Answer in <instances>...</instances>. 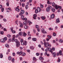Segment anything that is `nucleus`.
<instances>
[{"instance_id":"11","label":"nucleus","mask_w":63,"mask_h":63,"mask_svg":"<svg viewBox=\"0 0 63 63\" xmlns=\"http://www.w3.org/2000/svg\"><path fill=\"white\" fill-rule=\"evenodd\" d=\"M54 16H55L54 15V14H52L51 15L50 17L51 18H52V19H53V18H54Z\"/></svg>"},{"instance_id":"55","label":"nucleus","mask_w":63,"mask_h":63,"mask_svg":"<svg viewBox=\"0 0 63 63\" xmlns=\"http://www.w3.org/2000/svg\"><path fill=\"white\" fill-rule=\"evenodd\" d=\"M3 20L4 22H6V21H7V20H6V19H3Z\"/></svg>"},{"instance_id":"40","label":"nucleus","mask_w":63,"mask_h":63,"mask_svg":"<svg viewBox=\"0 0 63 63\" xmlns=\"http://www.w3.org/2000/svg\"><path fill=\"white\" fill-rule=\"evenodd\" d=\"M4 39L5 41H7V37H5L4 38Z\"/></svg>"},{"instance_id":"63","label":"nucleus","mask_w":63,"mask_h":63,"mask_svg":"<svg viewBox=\"0 0 63 63\" xmlns=\"http://www.w3.org/2000/svg\"><path fill=\"white\" fill-rule=\"evenodd\" d=\"M20 42H21V43H23V39H21L20 40Z\"/></svg>"},{"instance_id":"59","label":"nucleus","mask_w":63,"mask_h":63,"mask_svg":"<svg viewBox=\"0 0 63 63\" xmlns=\"http://www.w3.org/2000/svg\"><path fill=\"white\" fill-rule=\"evenodd\" d=\"M6 5L7 6H9V3L7 2L6 3Z\"/></svg>"},{"instance_id":"28","label":"nucleus","mask_w":63,"mask_h":63,"mask_svg":"<svg viewBox=\"0 0 63 63\" xmlns=\"http://www.w3.org/2000/svg\"><path fill=\"white\" fill-rule=\"evenodd\" d=\"M24 16L23 15H22L21 16V19H22V20H23L24 19Z\"/></svg>"},{"instance_id":"30","label":"nucleus","mask_w":63,"mask_h":63,"mask_svg":"<svg viewBox=\"0 0 63 63\" xmlns=\"http://www.w3.org/2000/svg\"><path fill=\"white\" fill-rule=\"evenodd\" d=\"M26 55V53H22V54H21L22 56H25Z\"/></svg>"},{"instance_id":"9","label":"nucleus","mask_w":63,"mask_h":63,"mask_svg":"<svg viewBox=\"0 0 63 63\" xmlns=\"http://www.w3.org/2000/svg\"><path fill=\"white\" fill-rule=\"evenodd\" d=\"M36 17H37V15L36 14H35L33 15V18L34 19H37Z\"/></svg>"},{"instance_id":"12","label":"nucleus","mask_w":63,"mask_h":63,"mask_svg":"<svg viewBox=\"0 0 63 63\" xmlns=\"http://www.w3.org/2000/svg\"><path fill=\"white\" fill-rule=\"evenodd\" d=\"M24 28L25 29H28L29 28V26L27 25H25Z\"/></svg>"},{"instance_id":"31","label":"nucleus","mask_w":63,"mask_h":63,"mask_svg":"<svg viewBox=\"0 0 63 63\" xmlns=\"http://www.w3.org/2000/svg\"><path fill=\"white\" fill-rule=\"evenodd\" d=\"M30 48L31 49L33 50L34 49V47L33 46H31L30 47Z\"/></svg>"},{"instance_id":"18","label":"nucleus","mask_w":63,"mask_h":63,"mask_svg":"<svg viewBox=\"0 0 63 63\" xmlns=\"http://www.w3.org/2000/svg\"><path fill=\"white\" fill-rule=\"evenodd\" d=\"M48 51H50L51 53H53V52L51 51V49L50 47L48 49Z\"/></svg>"},{"instance_id":"20","label":"nucleus","mask_w":63,"mask_h":63,"mask_svg":"<svg viewBox=\"0 0 63 63\" xmlns=\"http://www.w3.org/2000/svg\"><path fill=\"white\" fill-rule=\"evenodd\" d=\"M23 24L24 25H27L28 24V22L27 21H24L23 22Z\"/></svg>"},{"instance_id":"4","label":"nucleus","mask_w":63,"mask_h":63,"mask_svg":"<svg viewBox=\"0 0 63 63\" xmlns=\"http://www.w3.org/2000/svg\"><path fill=\"white\" fill-rule=\"evenodd\" d=\"M18 8H19V6H18L16 8H15L14 9L16 11L19 12L20 11V9Z\"/></svg>"},{"instance_id":"37","label":"nucleus","mask_w":63,"mask_h":63,"mask_svg":"<svg viewBox=\"0 0 63 63\" xmlns=\"http://www.w3.org/2000/svg\"><path fill=\"white\" fill-rule=\"evenodd\" d=\"M51 49V51L53 50V51H54V50H55V48L54 47H53V48H52Z\"/></svg>"},{"instance_id":"25","label":"nucleus","mask_w":63,"mask_h":63,"mask_svg":"<svg viewBox=\"0 0 63 63\" xmlns=\"http://www.w3.org/2000/svg\"><path fill=\"white\" fill-rule=\"evenodd\" d=\"M56 22H58V23L60 22V21L59 20V19L58 18L57 19H56Z\"/></svg>"},{"instance_id":"33","label":"nucleus","mask_w":63,"mask_h":63,"mask_svg":"<svg viewBox=\"0 0 63 63\" xmlns=\"http://www.w3.org/2000/svg\"><path fill=\"white\" fill-rule=\"evenodd\" d=\"M32 40L33 41H36L37 40V39L36 38H33Z\"/></svg>"},{"instance_id":"24","label":"nucleus","mask_w":63,"mask_h":63,"mask_svg":"<svg viewBox=\"0 0 63 63\" xmlns=\"http://www.w3.org/2000/svg\"><path fill=\"white\" fill-rule=\"evenodd\" d=\"M0 42L1 43H4L5 42V41L3 39H1L0 40Z\"/></svg>"},{"instance_id":"14","label":"nucleus","mask_w":63,"mask_h":63,"mask_svg":"<svg viewBox=\"0 0 63 63\" xmlns=\"http://www.w3.org/2000/svg\"><path fill=\"white\" fill-rule=\"evenodd\" d=\"M51 53L52 54H53V57H56V53H53H53Z\"/></svg>"},{"instance_id":"47","label":"nucleus","mask_w":63,"mask_h":63,"mask_svg":"<svg viewBox=\"0 0 63 63\" xmlns=\"http://www.w3.org/2000/svg\"><path fill=\"white\" fill-rule=\"evenodd\" d=\"M22 51H21L19 53V55H21V54H22Z\"/></svg>"},{"instance_id":"44","label":"nucleus","mask_w":63,"mask_h":63,"mask_svg":"<svg viewBox=\"0 0 63 63\" xmlns=\"http://www.w3.org/2000/svg\"><path fill=\"white\" fill-rule=\"evenodd\" d=\"M11 61L12 62H14V61H15V59L14 58L12 59L11 60Z\"/></svg>"},{"instance_id":"5","label":"nucleus","mask_w":63,"mask_h":63,"mask_svg":"<svg viewBox=\"0 0 63 63\" xmlns=\"http://www.w3.org/2000/svg\"><path fill=\"white\" fill-rule=\"evenodd\" d=\"M41 31L42 33L43 34H46L47 33V32L45 31V29L44 28H42Z\"/></svg>"},{"instance_id":"38","label":"nucleus","mask_w":63,"mask_h":63,"mask_svg":"<svg viewBox=\"0 0 63 63\" xmlns=\"http://www.w3.org/2000/svg\"><path fill=\"white\" fill-rule=\"evenodd\" d=\"M8 58L9 60H11V58H12V57H11V56H9L8 57Z\"/></svg>"},{"instance_id":"36","label":"nucleus","mask_w":63,"mask_h":63,"mask_svg":"<svg viewBox=\"0 0 63 63\" xmlns=\"http://www.w3.org/2000/svg\"><path fill=\"white\" fill-rule=\"evenodd\" d=\"M35 13L36 14H37L38 13V11L37 9H35Z\"/></svg>"},{"instance_id":"52","label":"nucleus","mask_w":63,"mask_h":63,"mask_svg":"<svg viewBox=\"0 0 63 63\" xmlns=\"http://www.w3.org/2000/svg\"><path fill=\"white\" fill-rule=\"evenodd\" d=\"M18 22V21L17 20L15 22V23L16 24V25H18V23H17V22Z\"/></svg>"},{"instance_id":"13","label":"nucleus","mask_w":63,"mask_h":63,"mask_svg":"<svg viewBox=\"0 0 63 63\" xmlns=\"http://www.w3.org/2000/svg\"><path fill=\"white\" fill-rule=\"evenodd\" d=\"M37 11H38V12L40 13V12L41 11V8H40L38 7L37 8Z\"/></svg>"},{"instance_id":"54","label":"nucleus","mask_w":63,"mask_h":63,"mask_svg":"<svg viewBox=\"0 0 63 63\" xmlns=\"http://www.w3.org/2000/svg\"><path fill=\"white\" fill-rule=\"evenodd\" d=\"M27 18H24V19H23V20H27Z\"/></svg>"},{"instance_id":"19","label":"nucleus","mask_w":63,"mask_h":63,"mask_svg":"<svg viewBox=\"0 0 63 63\" xmlns=\"http://www.w3.org/2000/svg\"><path fill=\"white\" fill-rule=\"evenodd\" d=\"M51 11H52V12L54 13V12H55V9H54L53 8H52Z\"/></svg>"},{"instance_id":"27","label":"nucleus","mask_w":63,"mask_h":63,"mask_svg":"<svg viewBox=\"0 0 63 63\" xmlns=\"http://www.w3.org/2000/svg\"><path fill=\"white\" fill-rule=\"evenodd\" d=\"M33 60L35 61H37L35 57H33Z\"/></svg>"},{"instance_id":"23","label":"nucleus","mask_w":63,"mask_h":63,"mask_svg":"<svg viewBox=\"0 0 63 63\" xmlns=\"http://www.w3.org/2000/svg\"><path fill=\"white\" fill-rule=\"evenodd\" d=\"M41 18L42 20H45L46 19V17L45 16H42L41 17Z\"/></svg>"},{"instance_id":"62","label":"nucleus","mask_w":63,"mask_h":63,"mask_svg":"<svg viewBox=\"0 0 63 63\" xmlns=\"http://www.w3.org/2000/svg\"><path fill=\"white\" fill-rule=\"evenodd\" d=\"M3 8V6H2V5H0V9H2Z\"/></svg>"},{"instance_id":"15","label":"nucleus","mask_w":63,"mask_h":63,"mask_svg":"<svg viewBox=\"0 0 63 63\" xmlns=\"http://www.w3.org/2000/svg\"><path fill=\"white\" fill-rule=\"evenodd\" d=\"M23 32H19V36H23Z\"/></svg>"},{"instance_id":"3","label":"nucleus","mask_w":63,"mask_h":63,"mask_svg":"<svg viewBox=\"0 0 63 63\" xmlns=\"http://www.w3.org/2000/svg\"><path fill=\"white\" fill-rule=\"evenodd\" d=\"M24 42H22L21 43V44L23 46H24V45L25 46H26L27 44V42L25 40L24 41Z\"/></svg>"},{"instance_id":"50","label":"nucleus","mask_w":63,"mask_h":63,"mask_svg":"<svg viewBox=\"0 0 63 63\" xmlns=\"http://www.w3.org/2000/svg\"><path fill=\"white\" fill-rule=\"evenodd\" d=\"M4 33V32L3 31H1L0 32V33L1 34V35H3V33Z\"/></svg>"},{"instance_id":"22","label":"nucleus","mask_w":63,"mask_h":63,"mask_svg":"<svg viewBox=\"0 0 63 63\" xmlns=\"http://www.w3.org/2000/svg\"><path fill=\"white\" fill-rule=\"evenodd\" d=\"M23 36H24V37H26V35H27V33H25L24 32H23Z\"/></svg>"},{"instance_id":"39","label":"nucleus","mask_w":63,"mask_h":63,"mask_svg":"<svg viewBox=\"0 0 63 63\" xmlns=\"http://www.w3.org/2000/svg\"><path fill=\"white\" fill-rule=\"evenodd\" d=\"M58 62H60V61H61V60L60 59V58H58Z\"/></svg>"},{"instance_id":"7","label":"nucleus","mask_w":63,"mask_h":63,"mask_svg":"<svg viewBox=\"0 0 63 63\" xmlns=\"http://www.w3.org/2000/svg\"><path fill=\"white\" fill-rule=\"evenodd\" d=\"M19 22L20 23V27H21V28H22V27H23V24L21 23L20 21Z\"/></svg>"},{"instance_id":"10","label":"nucleus","mask_w":63,"mask_h":63,"mask_svg":"<svg viewBox=\"0 0 63 63\" xmlns=\"http://www.w3.org/2000/svg\"><path fill=\"white\" fill-rule=\"evenodd\" d=\"M11 29V31L13 33H16V31L14 30L13 31V28H10Z\"/></svg>"},{"instance_id":"46","label":"nucleus","mask_w":63,"mask_h":63,"mask_svg":"<svg viewBox=\"0 0 63 63\" xmlns=\"http://www.w3.org/2000/svg\"><path fill=\"white\" fill-rule=\"evenodd\" d=\"M58 9L59 8V9H62V7L61 6H58Z\"/></svg>"},{"instance_id":"29","label":"nucleus","mask_w":63,"mask_h":63,"mask_svg":"<svg viewBox=\"0 0 63 63\" xmlns=\"http://www.w3.org/2000/svg\"><path fill=\"white\" fill-rule=\"evenodd\" d=\"M20 12L21 13L23 14L24 13V10H21V11Z\"/></svg>"},{"instance_id":"8","label":"nucleus","mask_w":63,"mask_h":63,"mask_svg":"<svg viewBox=\"0 0 63 63\" xmlns=\"http://www.w3.org/2000/svg\"><path fill=\"white\" fill-rule=\"evenodd\" d=\"M59 53H58L57 54V56H58L60 54V55H62V51L61 50H60L59 51Z\"/></svg>"},{"instance_id":"26","label":"nucleus","mask_w":63,"mask_h":63,"mask_svg":"<svg viewBox=\"0 0 63 63\" xmlns=\"http://www.w3.org/2000/svg\"><path fill=\"white\" fill-rule=\"evenodd\" d=\"M15 43H18V42H19L18 41V40L17 39H15Z\"/></svg>"},{"instance_id":"2","label":"nucleus","mask_w":63,"mask_h":63,"mask_svg":"<svg viewBox=\"0 0 63 63\" xmlns=\"http://www.w3.org/2000/svg\"><path fill=\"white\" fill-rule=\"evenodd\" d=\"M52 7H51V6H48V7H47L46 9V11L47 12H49L50 11V9L51 8H52Z\"/></svg>"},{"instance_id":"57","label":"nucleus","mask_w":63,"mask_h":63,"mask_svg":"<svg viewBox=\"0 0 63 63\" xmlns=\"http://www.w3.org/2000/svg\"><path fill=\"white\" fill-rule=\"evenodd\" d=\"M4 8H3L1 9V11L2 12H4Z\"/></svg>"},{"instance_id":"64","label":"nucleus","mask_w":63,"mask_h":63,"mask_svg":"<svg viewBox=\"0 0 63 63\" xmlns=\"http://www.w3.org/2000/svg\"><path fill=\"white\" fill-rule=\"evenodd\" d=\"M38 47H39L41 48V45H38Z\"/></svg>"},{"instance_id":"35","label":"nucleus","mask_w":63,"mask_h":63,"mask_svg":"<svg viewBox=\"0 0 63 63\" xmlns=\"http://www.w3.org/2000/svg\"><path fill=\"white\" fill-rule=\"evenodd\" d=\"M3 57V54H2V53L1 54L0 56V58H2Z\"/></svg>"},{"instance_id":"61","label":"nucleus","mask_w":63,"mask_h":63,"mask_svg":"<svg viewBox=\"0 0 63 63\" xmlns=\"http://www.w3.org/2000/svg\"><path fill=\"white\" fill-rule=\"evenodd\" d=\"M32 0H29V2L31 3H32Z\"/></svg>"},{"instance_id":"49","label":"nucleus","mask_w":63,"mask_h":63,"mask_svg":"<svg viewBox=\"0 0 63 63\" xmlns=\"http://www.w3.org/2000/svg\"><path fill=\"white\" fill-rule=\"evenodd\" d=\"M47 37L49 39H51V36L49 35H47Z\"/></svg>"},{"instance_id":"60","label":"nucleus","mask_w":63,"mask_h":63,"mask_svg":"<svg viewBox=\"0 0 63 63\" xmlns=\"http://www.w3.org/2000/svg\"><path fill=\"white\" fill-rule=\"evenodd\" d=\"M22 15H23V14L21 12L19 14V16H22Z\"/></svg>"},{"instance_id":"6","label":"nucleus","mask_w":63,"mask_h":63,"mask_svg":"<svg viewBox=\"0 0 63 63\" xmlns=\"http://www.w3.org/2000/svg\"><path fill=\"white\" fill-rule=\"evenodd\" d=\"M44 45L45 47H48V42H45L44 43Z\"/></svg>"},{"instance_id":"1","label":"nucleus","mask_w":63,"mask_h":63,"mask_svg":"<svg viewBox=\"0 0 63 63\" xmlns=\"http://www.w3.org/2000/svg\"><path fill=\"white\" fill-rule=\"evenodd\" d=\"M52 6H53V7H54L55 8L56 10L58 9V5H57V4H55V3H52Z\"/></svg>"},{"instance_id":"16","label":"nucleus","mask_w":63,"mask_h":63,"mask_svg":"<svg viewBox=\"0 0 63 63\" xmlns=\"http://www.w3.org/2000/svg\"><path fill=\"white\" fill-rule=\"evenodd\" d=\"M39 60H44V58L42 56H40L39 57Z\"/></svg>"},{"instance_id":"21","label":"nucleus","mask_w":63,"mask_h":63,"mask_svg":"<svg viewBox=\"0 0 63 63\" xmlns=\"http://www.w3.org/2000/svg\"><path fill=\"white\" fill-rule=\"evenodd\" d=\"M59 41L60 43H63V40L62 39H59Z\"/></svg>"},{"instance_id":"41","label":"nucleus","mask_w":63,"mask_h":63,"mask_svg":"<svg viewBox=\"0 0 63 63\" xmlns=\"http://www.w3.org/2000/svg\"><path fill=\"white\" fill-rule=\"evenodd\" d=\"M40 7L42 9H43L44 8V6L42 4H41L40 5Z\"/></svg>"},{"instance_id":"58","label":"nucleus","mask_w":63,"mask_h":63,"mask_svg":"<svg viewBox=\"0 0 63 63\" xmlns=\"http://www.w3.org/2000/svg\"><path fill=\"white\" fill-rule=\"evenodd\" d=\"M28 5H26V8L27 9H28Z\"/></svg>"},{"instance_id":"43","label":"nucleus","mask_w":63,"mask_h":63,"mask_svg":"<svg viewBox=\"0 0 63 63\" xmlns=\"http://www.w3.org/2000/svg\"><path fill=\"white\" fill-rule=\"evenodd\" d=\"M20 1L21 2H25V0H20Z\"/></svg>"},{"instance_id":"45","label":"nucleus","mask_w":63,"mask_h":63,"mask_svg":"<svg viewBox=\"0 0 63 63\" xmlns=\"http://www.w3.org/2000/svg\"><path fill=\"white\" fill-rule=\"evenodd\" d=\"M53 36H56V34L55 33H53Z\"/></svg>"},{"instance_id":"51","label":"nucleus","mask_w":63,"mask_h":63,"mask_svg":"<svg viewBox=\"0 0 63 63\" xmlns=\"http://www.w3.org/2000/svg\"><path fill=\"white\" fill-rule=\"evenodd\" d=\"M36 28H37L38 29L39 28V26L38 25H36Z\"/></svg>"},{"instance_id":"32","label":"nucleus","mask_w":63,"mask_h":63,"mask_svg":"<svg viewBox=\"0 0 63 63\" xmlns=\"http://www.w3.org/2000/svg\"><path fill=\"white\" fill-rule=\"evenodd\" d=\"M5 46L6 47H9V45L8 44H6L5 45Z\"/></svg>"},{"instance_id":"56","label":"nucleus","mask_w":63,"mask_h":63,"mask_svg":"<svg viewBox=\"0 0 63 63\" xmlns=\"http://www.w3.org/2000/svg\"><path fill=\"white\" fill-rule=\"evenodd\" d=\"M8 10H10V11L11 12H12V9H11V8L10 7H9V8H8Z\"/></svg>"},{"instance_id":"53","label":"nucleus","mask_w":63,"mask_h":63,"mask_svg":"<svg viewBox=\"0 0 63 63\" xmlns=\"http://www.w3.org/2000/svg\"><path fill=\"white\" fill-rule=\"evenodd\" d=\"M28 22L29 23H30V24H32V23L30 21L28 20Z\"/></svg>"},{"instance_id":"42","label":"nucleus","mask_w":63,"mask_h":63,"mask_svg":"<svg viewBox=\"0 0 63 63\" xmlns=\"http://www.w3.org/2000/svg\"><path fill=\"white\" fill-rule=\"evenodd\" d=\"M25 6V3H23L22 4V6L23 7H24Z\"/></svg>"},{"instance_id":"17","label":"nucleus","mask_w":63,"mask_h":63,"mask_svg":"<svg viewBox=\"0 0 63 63\" xmlns=\"http://www.w3.org/2000/svg\"><path fill=\"white\" fill-rule=\"evenodd\" d=\"M16 46L17 47H19V46H20V43L19 42H18V43H17L16 44Z\"/></svg>"},{"instance_id":"34","label":"nucleus","mask_w":63,"mask_h":63,"mask_svg":"<svg viewBox=\"0 0 63 63\" xmlns=\"http://www.w3.org/2000/svg\"><path fill=\"white\" fill-rule=\"evenodd\" d=\"M30 32H28V36H31V34H30Z\"/></svg>"},{"instance_id":"48","label":"nucleus","mask_w":63,"mask_h":63,"mask_svg":"<svg viewBox=\"0 0 63 63\" xmlns=\"http://www.w3.org/2000/svg\"><path fill=\"white\" fill-rule=\"evenodd\" d=\"M7 36L8 38H10L11 37V36L10 34H8Z\"/></svg>"}]
</instances>
